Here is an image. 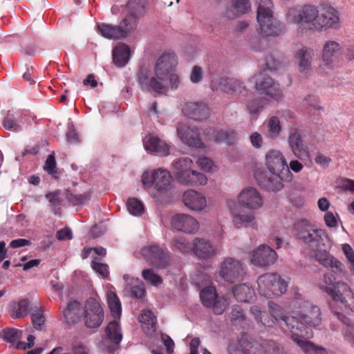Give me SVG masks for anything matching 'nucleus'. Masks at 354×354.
Instances as JSON below:
<instances>
[{
	"mask_svg": "<svg viewBox=\"0 0 354 354\" xmlns=\"http://www.w3.org/2000/svg\"><path fill=\"white\" fill-rule=\"evenodd\" d=\"M294 232L298 240L310 248V256L312 258L335 273L343 272L342 262L330 254L333 243L325 230L317 227L308 219L302 218L294 224Z\"/></svg>",
	"mask_w": 354,
	"mask_h": 354,
	"instance_id": "obj_1",
	"label": "nucleus"
},
{
	"mask_svg": "<svg viewBox=\"0 0 354 354\" xmlns=\"http://www.w3.org/2000/svg\"><path fill=\"white\" fill-rule=\"evenodd\" d=\"M264 201L261 193L253 187H245L237 195L236 201L227 199L225 205L232 222L237 227H246L255 220L252 211L261 209Z\"/></svg>",
	"mask_w": 354,
	"mask_h": 354,
	"instance_id": "obj_2",
	"label": "nucleus"
},
{
	"mask_svg": "<svg viewBox=\"0 0 354 354\" xmlns=\"http://www.w3.org/2000/svg\"><path fill=\"white\" fill-rule=\"evenodd\" d=\"M178 63V57L174 52L170 50L164 51L154 66V76L150 77L147 68H141L139 70L138 81L141 88L159 94L165 93L167 86L165 81L169 74L174 71Z\"/></svg>",
	"mask_w": 354,
	"mask_h": 354,
	"instance_id": "obj_3",
	"label": "nucleus"
},
{
	"mask_svg": "<svg viewBox=\"0 0 354 354\" xmlns=\"http://www.w3.org/2000/svg\"><path fill=\"white\" fill-rule=\"evenodd\" d=\"M292 307L296 309L294 313L296 322L292 331L291 339L294 337L310 338L313 335L308 328L319 326L322 322V314L319 307L303 299H297L292 301Z\"/></svg>",
	"mask_w": 354,
	"mask_h": 354,
	"instance_id": "obj_4",
	"label": "nucleus"
},
{
	"mask_svg": "<svg viewBox=\"0 0 354 354\" xmlns=\"http://www.w3.org/2000/svg\"><path fill=\"white\" fill-rule=\"evenodd\" d=\"M268 307L271 317L258 306H252L250 311L258 324L263 326L272 327L275 322H277L285 333H288L291 337L292 331L295 332L292 328L296 322V317L286 315L282 307L272 301L269 302Z\"/></svg>",
	"mask_w": 354,
	"mask_h": 354,
	"instance_id": "obj_5",
	"label": "nucleus"
},
{
	"mask_svg": "<svg viewBox=\"0 0 354 354\" xmlns=\"http://www.w3.org/2000/svg\"><path fill=\"white\" fill-rule=\"evenodd\" d=\"M318 286L321 290L329 294L346 313L353 312L354 293L347 283L342 281L334 283L333 276L325 274L323 282L319 283Z\"/></svg>",
	"mask_w": 354,
	"mask_h": 354,
	"instance_id": "obj_6",
	"label": "nucleus"
},
{
	"mask_svg": "<svg viewBox=\"0 0 354 354\" xmlns=\"http://www.w3.org/2000/svg\"><path fill=\"white\" fill-rule=\"evenodd\" d=\"M259 4L257 19L259 24L258 32L262 37H276L283 32L281 23L273 17L271 0H256Z\"/></svg>",
	"mask_w": 354,
	"mask_h": 354,
	"instance_id": "obj_7",
	"label": "nucleus"
},
{
	"mask_svg": "<svg viewBox=\"0 0 354 354\" xmlns=\"http://www.w3.org/2000/svg\"><path fill=\"white\" fill-rule=\"evenodd\" d=\"M194 164L189 158H180L171 164L173 174L178 183L185 185H205L207 178L203 174L194 169Z\"/></svg>",
	"mask_w": 354,
	"mask_h": 354,
	"instance_id": "obj_8",
	"label": "nucleus"
},
{
	"mask_svg": "<svg viewBox=\"0 0 354 354\" xmlns=\"http://www.w3.org/2000/svg\"><path fill=\"white\" fill-rule=\"evenodd\" d=\"M319 10L312 5H304L289 8L286 19L288 23L295 24L301 31L315 30L318 21Z\"/></svg>",
	"mask_w": 354,
	"mask_h": 354,
	"instance_id": "obj_9",
	"label": "nucleus"
},
{
	"mask_svg": "<svg viewBox=\"0 0 354 354\" xmlns=\"http://www.w3.org/2000/svg\"><path fill=\"white\" fill-rule=\"evenodd\" d=\"M141 180L146 189L153 187L160 194L167 193L172 187L171 175L162 168L145 171Z\"/></svg>",
	"mask_w": 354,
	"mask_h": 354,
	"instance_id": "obj_10",
	"label": "nucleus"
},
{
	"mask_svg": "<svg viewBox=\"0 0 354 354\" xmlns=\"http://www.w3.org/2000/svg\"><path fill=\"white\" fill-rule=\"evenodd\" d=\"M259 294L268 298H274L283 295L286 290L288 283L279 274L266 273L257 279Z\"/></svg>",
	"mask_w": 354,
	"mask_h": 354,
	"instance_id": "obj_11",
	"label": "nucleus"
},
{
	"mask_svg": "<svg viewBox=\"0 0 354 354\" xmlns=\"http://www.w3.org/2000/svg\"><path fill=\"white\" fill-rule=\"evenodd\" d=\"M266 165L268 170L282 180L291 179L287 161L282 152L277 149H270L266 154Z\"/></svg>",
	"mask_w": 354,
	"mask_h": 354,
	"instance_id": "obj_12",
	"label": "nucleus"
},
{
	"mask_svg": "<svg viewBox=\"0 0 354 354\" xmlns=\"http://www.w3.org/2000/svg\"><path fill=\"white\" fill-rule=\"evenodd\" d=\"M243 263L239 259L232 257H225L218 267L219 276L230 283L241 281L245 275Z\"/></svg>",
	"mask_w": 354,
	"mask_h": 354,
	"instance_id": "obj_13",
	"label": "nucleus"
},
{
	"mask_svg": "<svg viewBox=\"0 0 354 354\" xmlns=\"http://www.w3.org/2000/svg\"><path fill=\"white\" fill-rule=\"evenodd\" d=\"M342 49L341 45L335 41H326L322 48L321 64L318 72L321 74L330 73L336 66L337 55Z\"/></svg>",
	"mask_w": 354,
	"mask_h": 354,
	"instance_id": "obj_14",
	"label": "nucleus"
},
{
	"mask_svg": "<svg viewBox=\"0 0 354 354\" xmlns=\"http://www.w3.org/2000/svg\"><path fill=\"white\" fill-rule=\"evenodd\" d=\"M255 84V88L261 94L269 96L272 99L279 101L283 97V91L279 84L274 82L266 74L260 73L250 80Z\"/></svg>",
	"mask_w": 354,
	"mask_h": 354,
	"instance_id": "obj_15",
	"label": "nucleus"
},
{
	"mask_svg": "<svg viewBox=\"0 0 354 354\" xmlns=\"http://www.w3.org/2000/svg\"><path fill=\"white\" fill-rule=\"evenodd\" d=\"M82 320L85 326L89 328H97L102 324L104 310L96 299L90 298L86 301Z\"/></svg>",
	"mask_w": 354,
	"mask_h": 354,
	"instance_id": "obj_16",
	"label": "nucleus"
},
{
	"mask_svg": "<svg viewBox=\"0 0 354 354\" xmlns=\"http://www.w3.org/2000/svg\"><path fill=\"white\" fill-rule=\"evenodd\" d=\"M200 297L202 304L205 307L212 309L217 315H221L228 305L227 299L224 297H218L216 288L212 286L202 289Z\"/></svg>",
	"mask_w": 354,
	"mask_h": 354,
	"instance_id": "obj_17",
	"label": "nucleus"
},
{
	"mask_svg": "<svg viewBox=\"0 0 354 354\" xmlns=\"http://www.w3.org/2000/svg\"><path fill=\"white\" fill-rule=\"evenodd\" d=\"M213 90L221 91L230 95H241L245 91V86L241 81L227 77H218L212 81Z\"/></svg>",
	"mask_w": 354,
	"mask_h": 354,
	"instance_id": "obj_18",
	"label": "nucleus"
},
{
	"mask_svg": "<svg viewBox=\"0 0 354 354\" xmlns=\"http://www.w3.org/2000/svg\"><path fill=\"white\" fill-rule=\"evenodd\" d=\"M171 225L176 230L186 234H195L200 228L198 220L187 214H175L171 219Z\"/></svg>",
	"mask_w": 354,
	"mask_h": 354,
	"instance_id": "obj_19",
	"label": "nucleus"
},
{
	"mask_svg": "<svg viewBox=\"0 0 354 354\" xmlns=\"http://www.w3.org/2000/svg\"><path fill=\"white\" fill-rule=\"evenodd\" d=\"M182 202L187 209L196 212H204L207 207L205 194L194 189H188L183 193Z\"/></svg>",
	"mask_w": 354,
	"mask_h": 354,
	"instance_id": "obj_20",
	"label": "nucleus"
},
{
	"mask_svg": "<svg viewBox=\"0 0 354 354\" xmlns=\"http://www.w3.org/2000/svg\"><path fill=\"white\" fill-rule=\"evenodd\" d=\"M277 257L276 252L266 245H261L250 253L251 263L258 267H265L273 264Z\"/></svg>",
	"mask_w": 354,
	"mask_h": 354,
	"instance_id": "obj_21",
	"label": "nucleus"
},
{
	"mask_svg": "<svg viewBox=\"0 0 354 354\" xmlns=\"http://www.w3.org/2000/svg\"><path fill=\"white\" fill-rule=\"evenodd\" d=\"M268 351L257 342L250 341L245 337L229 346L230 354H266Z\"/></svg>",
	"mask_w": 354,
	"mask_h": 354,
	"instance_id": "obj_22",
	"label": "nucleus"
},
{
	"mask_svg": "<svg viewBox=\"0 0 354 354\" xmlns=\"http://www.w3.org/2000/svg\"><path fill=\"white\" fill-rule=\"evenodd\" d=\"M142 255L151 265L163 268L168 263L167 253L157 245L145 247L141 250Z\"/></svg>",
	"mask_w": 354,
	"mask_h": 354,
	"instance_id": "obj_23",
	"label": "nucleus"
},
{
	"mask_svg": "<svg viewBox=\"0 0 354 354\" xmlns=\"http://www.w3.org/2000/svg\"><path fill=\"white\" fill-rule=\"evenodd\" d=\"M340 26L338 12L333 8H328L321 14L319 13L318 21L315 24V30L321 31L327 28L338 29Z\"/></svg>",
	"mask_w": 354,
	"mask_h": 354,
	"instance_id": "obj_24",
	"label": "nucleus"
},
{
	"mask_svg": "<svg viewBox=\"0 0 354 354\" xmlns=\"http://www.w3.org/2000/svg\"><path fill=\"white\" fill-rule=\"evenodd\" d=\"M106 335L107 339L102 342L100 347L104 351L111 352L122 339L120 326L117 321L109 323L106 328Z\"/></svg>",
	"mask_w": 354,
	"mask_h": 354,
	"instance_id": "obj_25",
	"label": "nucleus"
},
{
	"mask_svg": "<svg viewBox=\"0 0 354 354\" xmlns=\"http://www.w3.org/2000/svg\"><path fill=\"white\" fill-rule=\"evenodd\" d=\"M177 134L180 140L189 147L200 149L205 147L195 128L192 129L187 124H180L177 127Z\"/></svg>",
	"mask_w": 354,
	"mask_h": 354,
	"instance_id": "obj_26",
	"label": "nucleus"
},
{
	"mask_svg": "<svg viewBox=\"0 0 354 354\" xmlns=\"http://www.w3.org/2000/svg\"><path fill=\"white\" fill-rule=\"evenodd\" d=\"M182 111L185 115L195 120H203L209 115L208 106L203 102H185L182 104Z\"/></svg>",
	"mask_w": 354,
	"mask_h": 354,
	"instance_id": "obj_27",
	"label": "nucleus"
},
{
	"mask_svg": "<svg viewBox=\"0 0 354 354\" xmlns=\"http://www.w3.org/2000/svg\"><path fill=\"white\" fill-rule=\"evenodd\" d=\"M313 55V50L308 47H302L296 51L295 59L299 73L308 75L311 72Z\"/></svg>",
	"mask_w": 354,
	"mask_h": 354,
	"instance_id": "obj_28",
	"label": "nucleus"
},
{
	"mask_svg": "<svg viewBox=\"0 0 354 354\" xmlns=\"http://www.w3.org/2000/svg\"><path fill=\"white\" fill-rule=\"evenodd\" d=\"M144 147L149 153L166 156L169 153V146L154 135H148L144 140Z\"/></svg>",
	"mask_w": 354,
	"mask_h": 354,
	"instance_id": "obj_29",
	"label": "nucleus"
},
{
	"mask_svg": "<svg viewBox=\"0 0 354 354\" xmlns=\"http://www.w3.org/2000/svg\"><path fill=\"white\" fill-rule=\"evenodd\" d=\"M192 252L201 259H210L216 254V248L208 240L198 237L193 241Z\"/></svg>",
	"mask_w": 354,
	"mask_h": 354,
	"instance_id": "obj_30",
	"label": "nucleus"
},
{
	"mask_svg": "<svg viewBox=\"0 0 354 354\" xmlns=\"http://www.w3.org/2000/svg\"><path fill=\"white\" fill-rule=\"evenodd\" d=\"M84 308L77 301H70L63 310L65 322L68 325H73L83 319Z\"/></svg>",
	"mask_w": 354,
	"mask_h": 354,
	"instance_id": "obj_31",
	"label": "nucleus"
},
{
	"mask_svg": "<svg viewBox=\"0 0 354 354\" xmlns=\"http://www.w3.org/2000/svg\"><path fill=\"white\" fill-rule=\"evenodd\" d=\"M288 146L292 153L299 158H301L304 153L308 155V151L305 149L301 140V134L299 129L292 128L290 129L288 137Z\"/></svg>",
	"mask_w": 354,
	"mask_h": 354,
	"instance_id": "obj_32",
	"label": "nucleus"
},
{
	"mask_svg": "<svg viewBox=\"0 0 354 354\" xmlns=\"http://www.w3.org/2000/svg\"><path fill=\"white\" fill-rule=\"evenodd\" d=\"M204 136L209 141L230 143L234 139L235 133L232 131L209 128L204 131Z\"/></svg>",
	"mask_w": 354,
	"mask_h": 354,
	"instance_id": "obj_33",
	"label": "nucleus"
},
{
	"mask_svg": "<svg viewBox=\"0 0 354 354\" xmlns=\"http://www.w3.org/2000/svg\"><path fill=\"white\" fill-rule=\"evenodd\" d=\"M263 133L267 138L275 140L278 138L283 130V127L278 116L272 115L263 123Z\"/></svg>",
	"mask_w": 354,
	"mask_h": 354,
	"instance_id": "obj_34",
	"label": "nucleus"
},
{
	"mask_svg": "<svg viewBox=\"0 0 354 354\" xmlns=\"http://www.w3.org/2000/svg\"><path fill=\"white\" fill-rule=\"evenodd\" d=\"M30 300L23 298L11 302L8 307V313L13 319L26 317L28 314Z\"/></svg>",
	"mask_w": 354,
	"mask_h": 354,
	"instance_id": "obj_35",
	"label": "nucleus"
},
{
	"mask_svg": "<svg viewBox=\"0 0 354 354\" xmlns=\"http://www.w3.org/2000/svg\"><path fill=\"white\" fill-rule=\"evenodd\" d=\"M112 56L114 64L118 67H123L131 58L130 48L127 44H120L113 49Z\"/></svg>",
	"mask_w": 354,
	"mask_h": 354,
	"instance_id": "obj_36",
	"label": "nucleus"
},
{
	"mask_svg": "<svg viewBox=\"0 0 354 354\" xmlns=\"http://www.w3.org/2000/svg\"><path fill=\"white\" fill-rule=\"evenodd\" d=\"M98 31L102 36L109 39H120L126 37V32L120 26L100 24L97 26Z\"/></svg>",
	"mask_w": 354,
	"mask_h": 354,
	"instance_id": "obj_37",
	"label": "nucleus"
},
{
	"mask_svg": "<svg viewBox=\"0 0 354 354\" xmlns=\"http://www.w3.org/2000/svg\"><path fill=\"white\" fill-rule=\"evenodd\" d=\"M139 321L147 335H152L156 330V319L152 311L143 310L140 315Z\"/></svg>",
	"mask_w": 354,
	"mask_h": 354,
	"instance_id": "obj_38",
	"label": "nucleus"
},
{
	"mask_svg": "<svg viewBox=\"0 0 354 354\" xmlns=\"http://www.w3.org/2000/svg\"><path fill=\"white\" fill-rule=\"evenodd\" d=\"M251 10L249 0H234L232 8L226 11L228 18H234L248 13Z\"/></svg>",
	"mask_w": 354,
	"mask_h": 354,
	"instance_id": "obj_39",
	"label": "nucleus"
},
{
	"mask_svg": "<svg viewBox=\"0 0 354 354\" xmlns=\"http://www.w3.org/2000/svg\"><path fill=\"white\" fill-rule=\"evenodd\" d=\"M235 299L241 302H248L254 295V289L247 283H242L233 288Z\"/></svg>",
	"mask_w": 354,
	"mask_h": 354,
	"instance_id": "obj_40",
	"label": "nucleus"
},
{
	"mask_svg": "<svg viewBox=\"0 0 354 354\" xmlns=\"http://www.w3.org/2000/svg\"><path fill=\"white\" fill-rule=\"evenodd\" d=\"M306 337L296 338L292 339L306 354H329L327 351L320 346H317L312 342L307 341Z\"/></svg>",
	"mask_w": 354,
	"mask_h": 354,
	"instance_id": "obj_41",
	"label": "nucleus"
},
{
	"mask_svg": "<svg viewBox=\"0 0 354 354\" xmlns=\"http://www.w3.org/2000/svg\"><path fill=\"white\" fill-rule=\"evenodd\" d=\"M335 315L344 325L342 329L344 339L351 344H354V322L339 313H335Z\"/></svg>",
	"mask_w": 354,
	"mask_h": 354,
	"instance_id": "obj_42",
	"label": "nucleus"
},
{
	"mask_svg": "<svg viewBox=\"0 0 354 354\" xmlns=\"http://www.w3.org/2000/svg\"><path fill=\"white\" fill-rule=\"evenodd\" d=\"M106 299L110 312L115 318H120L122 313V306L120 299L112 290L106 292Z\"/></svg>",
	"mask_w": 354,
	"mask_h": 354,
	"instance_id": "obj_43",
	"label": "nucleus"
},
{
	"mask_svg": "<svg viewBox=\"0 0 354 354\" xmlns=\"http://www.w3.org/2000/svg\"><path fill=\"white\" fill-rule=\"evenodd\" d=\"M127 8L128 12H133V15L141 17L146 12V0H129Z\"/></svg>",
	"mask_w": 354,
	"mask_h": 354,
	"instance_id": "obj_44",
	"label": "nucleus"
},
{
	"mask_svg": "<svg viewBox=\"0 0 354 354\" xmlns=\"http://www.w3.org/2000/svg\"><path fill=\"white\" fill-rule=\"evenodd\" d=\"M140 17L133 15V12H128L125 18L121 22L123 30L126 32V37L133 32L137 27V21Z\"/></svg>",
	"mask_w": 354,
	"mask_h": 354,
	"instance_id": "obj_45",
	"label": "nucleus"
},
{
	"mask_svg": "<svg viewBox=\"0 0 354 354\" xmlns=\"http://www.w3.org/2000/svg\"><path fill=\"white\" fill-rule=\"evenodd\" d=\"M127 289L131 290L133 295L141 300L144 299L146 294L144 283L138 279H132L131 283L127 285Z\"/></svg>",
	"mask_w": 354,
	"mask_h": 354,
	"instance_id": "obj_46",
	"label": "nucleus"
},
{
	"mask_svg": "<svg viewBox=\"0 0 354 354\" xmlns=\"http://www.w3.org/2000/svg\"><path fill=\"white\" fill-rule=\"evenodd\" d=\"M127 206L129 213L134 216H139L144 212V205L137 198H129L127 201Z\"/></svg>",
	"mask_w": 354,
	"mask_h": 354,
	"instance_id": "obj_47",
	"label": "nucleus"
},
{
	"mask_svg": "<svg viewBox=\"0 0 354 354\" xmlns=\"http://www.w3.org/2000/svg\"><path fill=\"white\" fill-rule=\"evenodd\" d=\"M172 246L174 249L179 250L182 253H188L192 251V247L187 239L184 237L179 236L173 239Z\"/></svg>",
	"mask_w": 354,
	"mask_h": 354,
	"instance_id": "obj_48",
	"label": "nucleus"
},
{
	"mask_svg": "<svg viewBox=\"0 0 354 354\" xmlns=\"http://www.w3.org/2000/svg\"><path fill=\"white\" fill-rule=\"evenodd\" d=\"M32 323L34 328L37 330H41L44 326L45 317L43 311L40 308H36L31 314Z\"/></svg>",
	"mask_w": 354,
	"mask_h": 354,
	"instance_id": "obj_49",
	"label": "nucleus"
},
{
	"mask_svg": "<svg viewBox=\"0 0 354 354\" xmlns=\"http://www.w3.org/2000/svg\"><path fill=\"white\" fill-rule=\"evenodd\" d=\"M22 331L16 328H8L3 330V338L8 342H15L21 338Z\"/></svg>",
	"mask_w": 354,
	"mask_h": 354,
	"instance_id": "obj_50",
	"label": "nucleus"
},
{
	"mask_svg": "<svg viewBox=\"0 0 354 354\" xmlns=\"http://www.w3.org/2000/svg\"><path fill=\"white\" fill-rule=\"evenodd\" d=\"M304 106H305L308 112L312 111H319L322 107L318 97L315 95H308L304 100Z\"/></svg>",
	"mask_w": 354,
	"mask_h": 354,
	"instance_id": "obj_51",
	"label": "nucleus"
},
{
	"mask_svg": "<svg viewBox=\"0 0 354 354\" xmlns=\"http://www.w3.org/2000/svg\"><path fill=\"white\" fill-rule=\"evenodd\" d=\"M142 276L147 282L153 286H158L162 283L160 277L156 274L151 269L144 270Z\"/></svg>",
	"mask_w": 354,
	"mask_h": 354,
	"instance_id": "obj_52",
	"label": "nucleus"
},
{
	"mask_svg": "<svg viewBox=\"0 0 354 354\" xmlns=\"http://www.w3.org/2000/svg\"><path fill=\"white\" fill-rule=\"evenodd\" d=\"M44 169L49 174L52 175L55 178H57L56 174L57 172L56 170V161L53 152L48 156L44 166Z\"/></svg>",
	"mask_w": 354,
	"mask_h": 354,
	"instance_id": "obj_53",
	"label": "nucleus"
},
{
	"mask_svg": "<svg viewBox=\"0 0 354 354\" xmlns=\"http://www.w3.org/2000/svg\"><path fill=\"white\" fill-rule=\"evenodd\" d=\"M92 268L103 278H106L109 274V270L108 265L98 262L96 259L93 260L91 263Z\"/></svg>",
	"mask_w": 354,
	"mask_h": 354,
	"instance_id": "obj_54",
	"label": "nucleus"
},
{
	"mask_svg": "<svg viewBox=\"0 0 354 354\" xmlns=\"http://www.w3.org/2000/svg\"><path fill=\"white\" fill-rule=\"evenodd\" d=\"M59 194L60 192L56 191L50 192L46 195V197L50 203L55 214H57V210L59 209V207L60 205Z\"/></svg>",
	"mask_w": 354,
	"mask_h": 354,
	"instance_id": "obj_55",
	"label": "nucleus"
},
{
	"mask_svg": "<svg viewBox=\"0 0 354 354\" xmlns=\"http://www.w3.org/2000/svg\"><path fill=\"white\" fill-rule=\"evenodd\" d=\"M197 165L201 169L207 172L213 171L215 167L212 160L207 157L200 158L197 160Z\"/></svg>",
	"mask_w": 354,
	"mask_h": 354,
	"instance_id": "obj_56",
	"label": "nucleus"
},
{
	"mask_svg": "<svg viewBox=\"0 0 354 354\" xmlns=\"http://www.w3.org/2000/svg\"><path fill=\"white\" fill-rule=\"evenodd\" d=\"M338 214L332 212H326L324 216V221L326 225L330 228H336L338 226Z\"/></svg>",
	"mask_w": 354,
	"mask_h": 354,
	"instance_id": "obj_57",
	"label": "nucleus"
},
{
	"mask_svg": "<svg viewBox=\"0 0 354 354\" xmlns=\"http://www.w3.org/2000/svg\"><path fill=\"white\" fill-rule=\"evenodd\" d=\"M203 71L201 67L194 66L191 71L189 79L192 83H198L203 79Z\"/></svg>",
	"mask_w": 354,
	"mask_h": 354,
	"instance_id": "obj_58",
	"label": "nucleus"
},
{
	"mask_svg": "<svg viewBox=\"0 0 354 354\" xmlns=\"http://www.w3.org/2000/svg\"><path fill=\"white\" fill-rule=\"evenodd\" d=\"M245 314L243 313V309L239 306H235L231 313L232 321L234 323L243 321L245 319Z\"/></svg>",
	"mask_w": 354,
	"mask_h": 354,
	"instance_id": "obj_59",
	"label": "nucleus"
},
{
	"mask_svg": "<svg viewBox=\"0 0 354 354\" xmlns=\"http://www.w3.org/2000/svg\"><path fill=\"white\" fill-rule=\"evenodd\" d=\"M71 349L73 354H90L88 347L81 342H74Z\"/></svg>",
	"mask_w": 354,
	"mask_h": 354,
	"instance_id": "obj_60",
	"label": "nucleus"
},
{
	"mask_svg": "<svg viewBox=\"0 0 354 354\" xmlns=\"http://www.w3.org/2000/svg\"><path fill=\"white\" fill-rule=\"evenodd\" d=\"M3 127L7 130L17 131L19 129L18 124L16 123L14 117L11 115H8L3 122Z\"/></svg>",
	"mask_w": 354,
	"mask_h": 354,
	"instance_id": "obj_61",
	"label": "nucleus"
},
{
	"mask_svg": "<svg viewBox=\"0 0 354 354\" xmlns=\"http://www.w3.org/2000/svg\"><path fill=\"white\" fill-rule=\"evenodd\" d=\"M315 162L322 167L326 168L328 167L332 160L330 157L326 156L324 154L319 153L315 158Z\"/></svg>",
	"mask_w": 354,
	"mask_h": 354,
	"instance_id": "obj_62",
	"label": "nucleus"
},
{
	"mask_svg": "<svg viewBox=\"0 0 354 354\" xmlns=\"http://www.w3.org/2000/svg\"><path fill=\"white\" fill-rule=\"evenodd\" d=\"M73 238V234L68 227H64L57 232V239L59 241L70 240Z\"/></svg>",
	"mask_w": 354,
	"mask_h": 354,
	"instance_id": "obj_63",
	"label": "nucleus"
},
{
	"mask_svg": "<svg viewBox=\"0 0 354 354\" xmlns=\"http://www.w3.org/2000/svg\"><path fill=\"white\" fill-rule=\"evenodd\" d=\"M250 142L255 148H260L263 144V138L261 135L257 132H254L250 135Z\"/></svg>",
	"mask_w": 354,
	"mask_h": 354,
	"instance_id": "obj_64",
	"label": "nucleus"
}]
</instances>
